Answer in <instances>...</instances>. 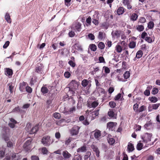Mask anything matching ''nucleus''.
Returning <instances> with one entry per match:
<instances>
[{
  "mask_svg": "<svg viewBox=\"0 0 160 160\" xmlns=\"http://www.w3.org/2000/svg\"><path fill=\"white\" fill-rule=\"evenodd\" d=\"M93 132H94V137L96 139H98L101 136V133L99 130L96 129Z\"/></svg>",
  "mask_w": 160,
  "mask_h": 160,
  "instance_id": "20",
  "label": "nucleus"
},
{
  "mask_svg": "<svg viewBox=\"0 0 160 160\" xmlns=\"http://www.w3.org/2000/svg\"><path fill=\"white\" fill-rule=\"evenodd\" d=\"M103 68L104 69V71L106 73H109L110 72V70L109 68L106 66H104Z\"/></svg>",
  "mask_w": 160,
  "mask_h": 160,
  "instance_id": "60",
  "label": "nucleus"
},
{
  "mask_svg": "<svg viewBox=\"0 0 160 160\" xmlns=\"http://www.w3.org/2000/svg\"><path fill=\"white\" fill-rule=\"evenodd\" d=\"M91 82L90 81H88L87 79H83L82 82L81 84L84 87H86Z\"/></svg>",
  "mask_w": 160,
  "mask_h": 160,
  "instance_id": "27",
  "label": "nucleus"
},
{
  "mask_svg": "<svg viewBox=\"0 0 160 160\" xmlns=\"http://www.w3.org/2000/svg\"><path fill=\"white\" fill-rule=\"evenodd\" d=\"M53 116L55 118L57 119H60L61 117L60 114L56 112L54 113Z\"/></svg>",
  "mask_w": 160,
  "mask_h": 160,
  "instance_id": "49",
  "label": "nucleus"
},
{
  "mask_svg": "<svg viewBox=\"0 0 160 160\" xmlns=\"http://www.w3.org/2000/svg\"><path fill=\"white\" fill-rule=\"evenodd\" d=\"M79 82L75 80H72L68 84V88H69V92H71L72 96L74 95L75 93V91L78 89L79 85Z\"/></svg>",
  "mask_w": 160,
  "mask_h": 160,
  "instance_id": "1",
  "label": "nucleus"
},
{
  "mask_svg": "<svg viewBox=\"0 0 160 160\" xmlns=\"http://www.w3.org/2000/svg\"><path fill=\"white\" fill-rule=\"evenodd\" d=\"M136 29L138 31L141 32L144 29V27L143 25H137L136 27Z\"/></svg>",
  "mask_w": 160,
  "mask_h": 160,
  "instance_id": "32",
  "label": "nucleus"
},
{
  "mask_svg": "<svg viewBox=\"0 0 160 160\" xmlns=\"http://www.w3.org/2000/svg\"><path fill=\"white\" fill-rule=\"evenodd\" d=\"M9 135L6 133H3L2 135V138L6 141L7 142L9 140Z\"/></svg>",
  "mask_w": 160,
  "mask_h": 160,
  "instance_id": "34",
  "label": "nucleus"
},
{
  "mask_svg": "<svg viewBox=\"0 0 160 160\" xmlns=\"http://www.w3.org/2000/svg\"><path fill=\"white\" fill-rule=\"evenodd\" d=\"M152 137V134L148 133H145L141 137L142 139L143 140L142 142L146 143H148L151 141Z\"/></svg>",
  "mask_w": 160,
  "mask_h": 160,
  "instance_id": "4",
  "label": "nucleus"
},
{
  "mask_svg": "<svg viewBox=\"0 0 160 160\" xmlns=\"http://www.w3.org/2000/svg\"><path fill=\"white\" fill-rule=\"evenodd\" d=\"M62 155L65 159H68L72 156L71 154L67 150L63 151Z\"/></svg>",
  "mask_w": 160,
  "mask_h": 160,
  "instance_id": "9",
  "label": "nucleus"
},
{
  "mask_svg": "<svg viewBox=\"0 0 160 160\" xmlns=\"http://www.w3.org/2000/svg\"><path fill=\"white\" fill-rule=\"evenodd\" d=\"M143 146L142 143L141 142L138 143L137 146V148L138 150H140L142 149Z\"/></svg>",
  "mask_w": 160,
  "mask_h": 160,
  "instance_id": "50",
  "label": "nucleus"
},
{
  "mask_svg": "<svg viewBox=\"0 0 160 160\" xmlns=\"http://www.w3.org/2000/svg\"><path fill=\"white\" fill-rule=\"evenodd\" d=\"M106 37V34L104 32L100 31L98 32V38L101 40H103Z\"/></svg>",
  "mask_w": 160,
  "mask_h": 160,
  "instance_id": "7",
  "label": "nucleus"
},
{
  "mask_svg": "<svg viewBox=\"0 0 160 160\" xmlns=\"http://www.w3.org/2000/svg\"><path fill=\"white\" fill-rule=\"evenodd\" d=\"M125 10L126 9L124 7H120L117 10V14L118 15H122L125 12Z\"/></svg>",
  "mask_w": 160,
  "mask_h": 160,
  "instance_id": "10",
  "label": "nucleus"
},
{
  "mask_svg": "<svg viewBox=\"0 0 160 160\" xmlns=\"http://www.w3.org/2000/svg\"><path fill=\"white\" fill-rule=\"evenodd\" d=\"M89 47L91 50L94 52L97 49V46L95 44H90Z\"/></svg>",
  "mask_w": 160,
  "mask_h": 160,
  "instance_id": "43",
  "label": "nucleus"
},
{
  "mask_svg": "<svg viewBox=\"0 0 160 160\" xmlns=\"http://www.w3.org/2000/svg\"><path fill=\"white\" fill-rule=\"evenodd\" d=\"M91 18L90 16H89L87 18L86 20V25L87 26L91 25Z\"/></svg>",
  "mask_w": 160,
  "mask_h": 160,
  "instance_id": "42",
  "label": "nucleus"
},
{
  "mask_svg": "<svg viewBox=\"0 0 160 160\" xmlns=\"http://www.w3.org/2000/svg\"><path fill=\"white\" fill-rule=\"evenodd\" d=\"M68 63L70 66L73 68L76 65L75 63L72 60L69 61Z\"/></svg>",
  "mask_w": 160,
  "mask_h": 160,
  "instance_id": "62",
  "label": "nucleus"
},
{
  "mask_svg": "<svg viewBox=\"0 0 160 160\" xmlns=\"http://www.w3.org/2000/svg\"><path fill=\"white\" fill-rule=\"evenodd\" d=\"M38 125H36L34 127L32 128L30 130L29 133L30 134H33L36 133L38 130Z\"/></svg>",
  "mask_w": 160,
  "mask_h": 160,
  "instance_id": "15",
  "label": "nucleus"
},
{
  "mask_svg": "<svg viewBox=\"0 0 160 160\" xmlns=\"http://www.w3.org/2000/svg\"><path fill=\"white\" fill-rule=\"evenodd\" d=\"M136 43L134 41L130 42L129 44V47L131 48H133L136 46Z\"/></svg>",
  "mask_w": 160,
  "mask_h": 160,
  "instance_id": "46",
  "label": "nucleus"
},
{
  "mask_svg": "<svg viewBox=\"0 0 160 160\" xmlns=\"http://www.w3.org/2000/svg\"><path fill=\"white\" fill-rule=\"evenodd\" d=\"M65 122H66L65 119H62L56 121V123L58 125L63 126L64 125V124L63 123Z\"/></svg>",
  "mask_w": 160,
  "mask_h": 160,
  "instance_id": "22",
  "label": "nucleus"
},
{
  "mask_svg": "<svg viewBox=\"0 0 160 160\" xmlns=\"http://www.w3.org/2000/svg\"><path fill=\"white\" fill-rule=\"evenodd\" d=\"M154 25V24L153 21H150L149 22L148 24V27L149 29H152L153 28Z\"/></svg>",
  "mask_w": 160,
  "mask_h": 160,
  "instance_id": "37",
  "label": "nucleus"
},
{
  "mask_svg": "<svg viewBox=\"0 0 160 160\" xmlns=\"http://www.w3.org/2000/svg\"><path fill=\"white\" fill-rule=\"evenodd\" d=\"M116 122H109L107 123V128H108L109 130L112 131L113 130L114 127L116 125Z\"/></svg>",
  "mask_w": 160,
  "mask_h": 160,
  "instance_id": "8",
  "label": "nucleus"
},
{
  "mask_svg": "<svg viewBox=\"0 0 160 160\" xmlns=\"http://www.w3.org/2000/svg\"><path fill=\"white\" fill-rule=\"evenodd\" d=\"M91 148L95 152L97 157H99L100 156V151L98 148L94 145H92L91 146Z\"/></svg>",
  "mask_w": 160,
  "mask_h": 160,
  "instance_id": "11",
  "label": "nucleus"
},
{
  "mask_svg": "<svg viewBox=\"0 0 160 160\" xmlns=\"http://www.w3.org/2000/svg\"><path fill=\"white\" fill-rule=\"evenodd\" d=\"M5 150H0V158H2L4 157L5 155Z\"/></svg>",
  "mask_w": 160,
  "mask_h": 160,
  "instance_id": "56",
  "label": "nucleus"
},
{
  "mask_svg": "<svg viewBox=\"0 0 160 160\" xmlns=\"http://www.w3.org/2000/svg\"><path fill=\"white\" fill-rule=\"evenodd\" d=\"M32 139L31 138L27 140L24 143L23 148L24 150L26 152L30 151L31 148V143Z\"/></svg>",
  "mask_w": 160,
  "mask_h": 160,
  "instance_id": "3",
  "label": "nucleus"
},
{
  "mask_svg": "<svg viewBox=\"0 0 160 160\" xmlns=\"http://www.w3.org/2000/svg\"><path fill=\"white\" fill-rule=\"evenodd\" d=\"M81 25L82 24L80 22L76 21L73 23L71 28L75 31L79 32L82 29Z\"/></svg>",
  "mask_w": 160,
  "mask_h": 160,
  "instance_id": "5",
  "label": "nucleus"
},
{
  "mask_svg": "<svg viewBox=\"0 0 160 160\" xmlns=\"http://www.w3.org/2000/svg\"><path fill=\"white\" fill-rule=\"evenodd\" d=\"M26 82H21L19 84V89L20 91H22L24 87L26 86Z\"/></svg>",
  "mask_w": 160,
  "mask_h": 160,
  "instance_id": "41",
  "label": "nucleus"
},
{
  "mask_svg": "<svg viewBox=\"0 0 160 160\" xmlns=\"http://www.w3.org/2000/svg\"><path fill=\"white\" fill-rule=\"evenodd\" d=\"M115 49L116 52L118 53L121 52L122 50V46L118 44L116 46Z\"/></svg>",
  "mask_w": 160,
  "mask_h": 160,
  "instance_id": "31",
  "label": "nucleus"
},
{
  "mask_svg": "<svg viewBox=\"0 0 160 160\" xmlns=\"http://www.w3.org/2000/svg\"><path fill=\"white\" fill-rule=\"evenodd\" d=\"M130 73L129 71H126L123 74V77L125 79H127L129 78Z\"/></svg>",
  "mask_w": 160,
  "mask_h": 160,
  "instance_id": "45",
  "label": "nucleus"
},
{
  "mask_svg": "<svg viewBox=\"0 0 160 160\" xmlns=\"http://www.w3.org/2000/svg\"><path fill=\"white\" fill-rule=\"evenodd\" d=\"M98 105V103L97 101H94L92 103L91 105H88V107L89 108H91V107L95 108L97 107Z\"/></svg>",
  "mask_w": 160,
  "mask_h": 160,
  "instance_id": "39",
  "label": "nucleus"
},
{
  "mask_svg": "<svg viewBox=\"0 0 160 160\" xmlns=\"http://www.w3.org/2000/svg\"><path fill=\"white\" fill-rule=\"evenodd\" d=\"M158 92V89L156 88H154L152 92V94L155 95Z\"/></svg>",
  "mask_w": 160,
  "mask_h": 160,
  "instance_id": "57",
  "label": "nucleus"
},
{
  "mask_svg": "<svg viewBox=\"0 0 160 160\" xmlns=\"http://www.w3.org/2000/svg\"><path fill=\"white\" fill-rule=\"evenodd\" d=\"M13 84V83L12 82H11L8 84V85L9 87V90L11 93H12L13 92V89L14 87Z\"/></svg>",
  "mask_w": 160,
  "mask_h": 160,
  "instance_id": "29",
  "label": "nucleus"
},
{
  "mask_svg": "<svg viewBox=\"0 0 160 160\" xmlns=\"http://www.w3.org/2000/svg\"><path fill=\"white\" fill-rule=\"evenodd\" d=\"M121 94L120 93H118L117 95L114 98V99L115 101H118L119 100L121 97Z\"/></svg>",
  "mask_w": 160,
  "mask_h": 160,
  "instance_id": "59",
  "label": "nucleus"
},
{
  "mask_svg": "<svg viewBox=\"0 0 160 160\" xmlns=\"http://www.w3.org/2000/svg\"><path fill=\"white\" fill-rule=\"evenodd\" d=\"M12 112L23 113L25 112H24L23 110L20 108L19 106H18L17 107H15L12 109Z\"/></svg>",
  "mask_w": 160,
  "mask_h": 160,
  "instance_id": "12",
  "label": "nucleus"
},
{
  "mask_svg": "<svg viewBox=\"0 0 160 160\" xmlns=\"http://www.w3.org/2000/svg\"><path fill=\"white\" fill-rule=\"evenodd\" d=\"M121 33V32L120 31L116 30L115 31L112 32V34L114 37L118 38L120 37Z\"/></svg>",
  "mask_w": 160,
  "mask_h": 160,
  "instance_id": "16",
  "label": "nucleus"
},
{
  "mask_svg": "<svg viewBox=\"0 0 160 160\" xmlns=\"http://www.w3.org/2000/svg\"><path fill=\"white\" fill-rule=\"evenodd\" d=\"M31 158V160H39L38 157L36 155L32 156Z\"/></svg>",
  "mask_w": 160,
  "mask_h": 160,
  "instance_id": "61",
  "label": "nucleus"
},
{
  "mask_svg": "<svg viewBox=\"0 0 160 160\" xmlns=\"http://www.w3.org/2000/svg\"><path fill=\"white\" fill-rule=\"evenodd\" d=\"M151 105L152 106V108L154 110H156L159 107L160 105V103H158Z\"/></svg>",
  "mask_w": 160,
  "mask_h": 160,
  "instance_id": "53",
  "label": "nucleus"
},
{
  "mask_svg": "<svg viewBox=\"0 0 160 160\" xmlns=\"http://www.w3.org/2000/svg\"><path fill=\"white\" fill-rule=\"evenodd\" d=\"M26 90L28 93H31L32 92V89L29 86H27L26 87Z\"/></svg>",
  "mask_w": 160,
  "mask_h": 160,
  "instance_id": "55",
  "label": "nucleus"
},
{
  "mask_svg": "<svg viewBox=\"0 0 160 160\" xmlns=\"http://www.w3.org/2000/svg\"><path fill=\"white\" fill-rule=\"evenodd\" d=\"M99 110V109H97L95 111L92 112V116L93 119H95L97 116H98L99 114L98 112Z\"/></svg>",
  "mask_w": 160,
  "mask_h": 160,
  "instance_id": "23",
  "label": "nucleus"
},
{
  "mask_svg": "<svg viewBox=\"0 0 160 160\" xmlns=\"http://www.w3.org/2000/svg\"><path fill=\"white\" fill-rule=\"evenodd\" d=\"M109 104L111 108H114L116 105V103L113 101L110 102L109 103Z\"/></svg>",
  "mask_w": 160,
  "mask_h": 160,
  "instance_id": "52",
  "label": "nucleus"
},
{
  "mask_svg": "<svg viewBox=\"0 0 160 160\" xmlns=\"http://www.w3.org/2000/svg\"><path fill=\"white\" fill-rule=\"evenodd\" d=\"M91 155V152H87L86 155L84 156V160H88V158L90 157Z\"/></svg>",
  "mask_w": 160,
  "mask_h": 160,
  "instance_id": "48",
  "label": "nucleus"
},
{
  "mask_svg": "<svg viewBox=\"0 0 160 160\" xmlns=\"http://www.w3.org/2000/svg\"><path fill=\"white\" fill-rule=\"evenodd\" d=\"M5 18L7 22L9 23H11L12 20L9 13H6Z\"/></svg>",
  "mask_w": 160,
  "mask_h": 160,
  "instance_id": "30",
  "label": "nucleus"
},
{
  "mask_svg": "<svg viewBox=\"0 0 160 160\" xmlns=\"http://www.w3.org/2000/svg\"><path fill=\"white\" fill-rule=\"evenodd\" d=\"M82 157L80 155H76L72 160H82Z\"/></svg>",
  "mask_w": 160,
  "mask_h": 160,
  "instance_id": "58",
  "label": "nucleus"
},
{
  "mask_svg": "<svg viewBox=\"0 0 160 160\" xmlns=\"http://www.w3.org/2000/svg\"><path fill=\"white\" fill-rule=\"evenodd\" d=\"M127 149L129 152H132L134 150L133 144L130 142H129L128 145Z\"/></svg>",
  "mask_w": 160,
  "mask_h": 160,
  "instance_id": "18",
  "label": "nucleus"
},
{
  "mask_svg": "<svg viewBox=\"0 0 160 160\" xmlns=\"http://www.w3.org/2000/svg\"><path fill=\"white\" fill-rule=\"evenodd\" d=\"M86 148V145H84L78 148L77 150V152H85L87 150Z\"/></svg>",
  "mask_w": 160,
  "mask_h": 160,
  "instance_id": "24",
  "label": "nucleus"
},
{
  "mask_svg": "<svg viewBox=\"0 0 160 160\" xmlns=\"http://www.w3.org/2000/svg\"><path fill=\"white\" fill-rule=\"evenodd\" d=\"M64 76L65 78H68L70 77L71 74L69 72H66L64 74Z\"/></svg>",
  "mask_w": 160,
  "mask_h": 160,
  "instance_id": "64",
  "label": "nucleus"
},
{
  "mask_svg": "<svg viewBox=\"0 0 160 160\" xmlns=\"http://www.w3.org/2000/svg\"><path fill=\"white\" fill-rule=\"evenodd\" d=\"M138 16L136 13H133L130 17V19L131 21H136L138 18Z\"/></svg>",
  "mask_w": 160,
  "mask_h": 160,
  "instance_id": "25",
  "label": "nucleus"
},
{
  "mask_svg": "<svg viewBox=\"0 0 160 160\" xmlns=\"http://www.w3.org/2000/svg\"><path fill=\"white\" fill-rule=\"evenodd\" d=\"M146 22V19L144 17H141L138 20V23H144Z\"/></svg>",
  "mask_w": 160,
  "mask_h": 160,
  "instance_id": "51",
  "label": "nucleus"
},
{
  "mask_svg": "<svg viewBox=\"0 0 160 160\" xmlns=\"http://www.w3.org/2000/svg\"><path fill=\"white\" fill-rule=\"evenodd\" d=\"M41 152L43 154H47L49 153L47 148L45 147H43L41 148Z\"/></svg>",
  "mask_w": 160,
  "mask_h": 160,
  "instance_id": "38",
  "label": "nucleus"
},
{
  "mask_svg": "<svg viewBox=\"0 0 160 160\" xmlns=\"http://www.w3.org/2000/svg\"><path fill=\"white\" fill-rule=\"evenodd\" d=\"M46 85H43L41 88V91L44 95H46V94L49 91L47 88L46 87Z\"/></svg>",
  "mask_w": 160,
  "mask_h": 160,
  "instance_id": "14",
  "label": "nucleus"
},
{
  "mask_svg": "<svg viewBox=\"0 0 160 160\" xmlns=\"http://www.w3.org/2000/svg\"><path fill=\"white\" fill-rule=\"evenodd\" d=\"M88 37L91 40H93L95 39V36L92 33H89L88 35Z\"/></svg>",
  "mask_w": 160,
  "mask_h": 160,
  "instance_id": "54",
  "label": "nucleus"
},
{
  "mask_svg": "<svg viewBox=\"0 0 160 160\" xmlns=\"http://www.w3.org/2000/svg\"><path fill=\"white\" fill-rule=\"evenodd\" d=\"M37 82V78L35 76H33L32 78L31 79L30 82V84L31 86H33L34 84Z\"/></svg>",
  "mask_w": 160,
  "mask_h": 160,
  "instance_id": "26",
  "label": "nucleus"
},
{
  "mask_svg": "<svg viewBox=\"0 0 160 160\" xmlns=\"http://www.w3.org/2000/svg\"><path fill=\"white\" fill-rule=\"evenodd\" d=\"M76 138H74L72 137H69L68 138H66L65 141V145L68 146L69 145L71 142L75 139Z\"/></svg>",
  "mask_w": 160,
  "mask_h": 160,
  "instance_id": "17",
  "label": "nucleus"
},
{
  "mask_svg": "<svg viewBox=\"0 0 160 160\" xmlns=\"http://www.w3.org/2000/svg\"><path fill=\"white\" fill-rule=\"evenodd\" d=\"M98 60L100 63H105V59L103 57H99Z\"/></svg>",
  "mask_w": 160,
  "mask_h": 160,
  "instance_id": "63",
  "label": "nucleus"
},
{
  "mask_svg": "<svg viewBox=\"0 0 160 160\" xmlns=\"http://www.w3.org/2000/svg\"><path fill=\"white\" fill-rule=\"evenodd\" d=\"M53 141L51 139V137L49 135L43 136L41 139V143L43 145L49 146L53 142Z\"/></svg>",
  "mask_w": 160,
  "mask_h": 160,
  "instance_id": "2",
  "label": "nucleus"
},
{
  "mask_svg": "<svg viewBox=\"0 0 160 160\" xmlns=\"http://www.w3.org/2000/svg\"><path fill=\"white\" fill-rule=\"evenodd\" d=\"M98 47L101 49H102L105 48V45L103 42H100L98 44Z\"/></svg>",
  "mask_w": 160,
  "mask_h": 160,
  "instance_id": "47",
  "label": "nucleus"
},
{
  "mask_svg": "<svg viewBox=\"0 0 160 160\" xmlns=\"http://www.w3.org/2000/svg\"><path fill=\"white\" fill-rule=\"evenodd\" d=\"M80 127L78 126L75 125L72 127L70 130V133L72 136L77 135L78 133Z\"/></svg>",
  "mask_w": 160,
  "mask_h": 160,
  "instance_id": "6",
  "label": "nucleus"
},
{
  "mask_svg": "<svg viewBox=\"0 0 160 160\" xmlns=\"http://www.w3.org/2000/svg\"><path fill=\"white\" fill-rule=\"evenodd\" d=\"M6 75H7L8 76H12L13 74V71L11 69L9 68H6Z\"/></svg>",
  "mask_w": 160,
  "mask_h": 160,
  "instance_id": "33",
  "label": "nucleus"
},
{
  "mask_svg": "<svg viewBox=\"0 0 160 160\" xmlns=\"http://www.w3.org/2000/svg\"><path fill=\"white\" fill-rule=\"evenodd\" d=\"M35 72L39 73H42V68L41 66V65L40 64V65H38L35 69Z\"/></svg>",
  "mask_w": 160,
  "mask_h": 160,
  "instance_id": "28",
  "label": "nucleus"
},
{
  "mask_svg": "<svg viewBox=\"0 0 160 160\" xmlns=\"http://www.w3.org/2000/svg\"><path fill=\"white\" fill-rule=\"evenodd\" d=\"M142 51L140 50L138 51L136 54V57H135L134 60H136L137 59H138L141 58L143 55Z\"/></svg>",
  "mask_w": 160,
  "mask_h": 160,
  "instance_id": "19",
  "label": "nucleus"
},
{
  "mask_svg": "<svg viewBox=\"0 0 160 160\" xmlns=\"http://www.w3.org/2000/svg\"><path fill=\"white\" fill-rule=\"evenodd\" d=\"M95 16V15L93 16L92 22L96 26H97L98 25L99 18L98 15H96V17Z\"/></svg>",
  "mask_w": 160,
  "mask_h": 160,
  "instance_id": "13",
  "label": "nucleus"
},
{
  "mask_svg": "<svg viewBox=\"0 0 160 160\" xmlns=\"http://www.w3.org/2000/svg\"><path fill=\"white\" fill-rule=\"evenodd\" d=\"M7 142V147L9 148H12L14 144L11 141H9L6 142Z\"/></svg>",
  "mask_w": 160,
  "mask_h": 160,
  "instance_id": "44",
  "label": "nucleus"
},
{
  "mask_svg": "<svg viewBox=\"0 0 160 160\" xmlns=\"http://www.w3.org/2000/svg\"><path fill=\"white\" fill-rule=\"evenodd\" d=\"M115 110L114 109H110L108 112V115L110 118H114L115 115Z\"/></svg>",
  "mask_w": 160,
  "mask_h": 160,
  "instance_id": "21",
  "label": "nucleus"
},
{
  "mask_svg": "<svg viewBox=\"0 0 160 160\" xmlns=\"http://www.w3.org/2000/svg\"><path fill=\"white\" fill-rule=\"evenodd\" d=\"M148 100L153 103L156 102L158 100L156 97L153 96L149 97L148 98Z\"/></svg>",
  "mask_w": 160,
  "mask_h": 160,
  "instance_id": "36",
  "label": "nucleus"
},
{
  "mask_svg": "<svg viewBox=\"0 0 160 160\" xmlns=\"http://www.w3.org/2000/svg\"><path fill=\"white\" fill-rule=\"evenodd\" d=\"M75 107H72L71 108H70L69 109V110L67 112H66L65 111H64L63 112V113H64L65 114H70L72 113L73 112V111H75Z\"/></svg>",
  "mask_w": 160,
  "mask_h": 160,
  "instance_id": "35",
  "label": "nucleus"
},
{
  "mask_svg": "<svg viewBox=\"0 0 160 160\" xmlns=\"http://www.w3.org/2000/svg\"><path fill=\"white\" fill-rule=\"evenodd\" d=\"M108 142L109 144L110 145H113L115 142L114 139L112 138H109L107 139Z\"/></svg>",
  "mask_w": 160,
  "mask_h": 160,
  "instance_id": "40",
  "label": "nucleus"
}]
</instances>
